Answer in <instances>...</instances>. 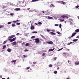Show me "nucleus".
I'll return each mask as SVG.
<instances>
[{
	"label": "nucleus",
	"mask_w": 79,
	"mask_h": 79,
	"mask_svg": "<svg viewBox=\"0 0 79 79\" xmlns=\"http://www.w3.org/2000/svg\"><path fill=\"white\" fill-rule=\"evenodd\" d=\"M36 43H39L40 42V40L39 39V38H36L34 39Z\"/></svg>",
	"instance_id": "obj_1"
},
{
	"label": "nucleus",
	"mask_w": 79,
	"mask_h": 79,
	"mask_svg": "<svg viewBox=\"0 0 79 79\" xmlns=\"http://www.w3.org/2000/svg\"><path fill=\"white\" fill-rule=\"evenodd\" d=\"M16 37H15L12 39H9V40H10V42H13V41H15L16 40Z\"/></svg>",
	"instance_id": "obj_2"
},
{
	"label": "nucleus",
	"mask_w": 79,
	"mask_h": 79,
	"mask_svg": "<svg viewBox=\"0 0 79 79\" xmlns=\"http://www.w3.org/2000/svg\"><path fill=\"white\" fill-rule=\"evenodd\" d=\"M68 55H69V54L67 52L65 53H63V56H68Z\"/></svg>",
	"instance_id": "obj_3"
},
{
	"label": "nucleus",
	"mask_w": 79,
	"mask_h": 79,
	"mask_svg": "<svg viewBox=\"0 0 79 79\" xmlns=\"http://www.w3.org/2000/svg\"><path fill=\"white\" fill-rule=\"evenodd\" d=\"M15 37V35H12L11 36H9L8 37V39H12V38H13V37Z\"/></svg>",
	"instance_id": "obj_4"
},
{
	"label": "nucleus",
	"mask_w": 79,
	"mask_h": 79,
	"mask_svg": "<svg viewBox=\"0 0 79 79\" xmlns=\"http://www.w3.org/2000/svg\"><path fill=\"white\" fill-rule=\"evenodd\" d=\"M76 33H73L72 34V35L71 36V37L72 38V37H73L74 36H75V35H76Z\"/></svg>",
	"instance_id": "obj_5"
},
{
	"label": "nucleus",
	"mask_w": 79,
	"mask_h": 79,
	"mask_svg": "<svg viewBox=\"0 0 79 79\" xmlns=\"http://www.w3.org/2000/svg\"><path fill=\"white\" fill-rule=\"evenodd\" d=\"M47 44H53V42H52V41L47 42Z\"/></svg>",
	"instance_id": "obj_6"
},
{
	"label": "nucleus",
	"mask_w": 79,
	"mask_h": 79,
	"mask_svg": "<svg viewBox=\"0 0 79 79\" xmlns=\"http://www.w3.org/2000/svg\"><path fill=\"white\" fill-rule=\"evenodd\" d=\"M34 29V26H32V24H31V30H33Z\"/></svg>",
	"instance_id": "obj_7"
},
{
	"label": "nucleus",
	"mask_w": 79,
	"mask_h": 79,
	"mask_svg": "<svg viewBox=\"0 0 79 79\" xmlns=\"http://www.w3.org/2000/svg\"><path fill=\"white\" fill-rule=\"evenodd\" d=\"M76 65H78L79 64V61L78 60L75 63Z\"/></svg>",
	"instance_id": "obj_8"
},
{
	"label": "nucleus",
	"mask_w": 79,
	"mask_h": 79,
	"mask_svg": "<svg viewBox=\"0 0 79 79\" xmlns=\"http://www.w3.org/2000/svg\"><path fill=\"white\" fill-rule=\"evenodd\" d=\"M17 44V43H16V42L15 41V42H14L13 43H12V44L13 45H16V44Z\"/></svg>",
	"instance_id": "obj_9"
},
{
	"label": "nucleus",
	"mask_w": 79,
	"mask_h": 79,
	"mask_svg": "<svg viewBox=\"0 0 79 79\" xmlns=\"http://www.w3.org/2000/svg\"><path fill=\"white\" fill-rule=\"evenodd\" d=\"M40 0H32V1H31V2H38Z\"/></svg>",
	"instance_id": "obj_10"
},
{
	"label": "nucleus",
	"mask_w": 79,
	"mask_h": 79,
	"mask_svg": "<svg viewBox=\"0 0 79 79\" xmlns=\"http://www.w3.org/2000/svg\"><path fill=\"white\" fill-rule=\"evenodd\" d=\"M54 49H55V48H53V49H49V51H50V52H52V51H53V50H54Z\"/></svg>",
	"instance_id": "obj_11"
},
{
	"label": "nucleus",
	"mask_w": 79,
	"mask_h": 79,
	"mask_svg": "<svg viewBox=\"0 0 79 79\" xmlns=\"http://www.w3.org/2000/svg\"><path fill=\"white\" fill-rule=\"evenodd\" d=\"M61 18H66V15H62L61 16Z\"/></svg>",
	"instance_id": "obj_12"
},
{
	"label": "nucleus",
	"mask_w": 79,
	"mask_h": 79,
	"mask_svg": "<svg viewBox=\"0 0 79 79\" xmlns=\"http://www.w3.org/2000/svg\"><path fill=\"white\" fill-rule=\"evenodd\" d=\"M78 40V39H75L73 40V42H77Z\"/></svg>",
	"instance_id": "obj_13"
},
{
	"label": "nucleus",
	"mask_w": 79,
	"mask_h": 79,
	"mask_svg": "<svg viewBox=\"0 0 79 79\" xmlns=\"http://www.w3.org/2000/svg\"><path fill=\"white\" fill-rule=\"evenodd\" d=\"M75 32H79V29H78L75 31Z\"/></svg>",
	"instance_id": "obj_14"
},
{
	"label": "nucleus",
	"mask_w": 79,
	"mask_h": 79,
	"mask_svg": "<svg viewBox=\"0 0 79 79\" xmlns=\"http://www.w3.org/2000/svg\"><path fill=\"white\" fill-rule=\"evenodd\" d=\"M3 48H2V50H4V48H6V45H4L3 46Z\"/></svg>",
	"instance_id": "obj_15"
},
{
	"label": "nucleus",
	"mask_w": 79,
	"mask_h": 79,
	"mask_svg": "<svg viewBox=\"0 0 79 79\" xmlns=\"http://www.w3.org/2000/svg\"><path fill=\"white\" fill-rule=\"evenodd\" d=\"M7 51H8V52H11V50L10 48H8L7 49Z\"/></svg>",
	"instance_id": "obj_16"
},
{
	"label": "nucleus",
	"mask_w": 79,
	"mask_h": 79,
	"mask_svg": "<svg viewBox=\"0 0 79 79\" xmlns=\"http://www.w3.org/2000/svg\"><path fill=\"white\" fill-rule=\"evenodd\" d=\"M50 33L52 34V35H56V33L53 32H51Z\"/></svg>",
	"instance_id": "obj_17"
},
{
	"label": "nucleus",
	"mask_w": 79,
	"mask_h": 79,
	"mask_svg": "<svg viewBox=\"0 0 79 79\" xmlns=\"http://www.w3.org/2000/svg\"><path fill=\"white\" fill-rule=\"evenodd\" d=\"M15 10H16V11H18L19 10H20V8H17L15 9Z\"/></svg>",
	"instance_id": "obj_18"
},
{
	"label": "nucleus",
	"mask_w": 79,
	"mask_h": 79,
	"mask_svg": "<svg viewBox=\"0 0 79 79\" xmlns=\"http://www.w3.org/2000/svg\"><path fill=\"white\" fill-rule=\"evenodd\" d=\"M60 2H61L63 5H65V2H63L62 1H60Z\"/></svg>",
	"instance_id": "obj_19"
},
{
	"label": "nucleus",
	"mask_w": 79,
	"mask_h": 79,
	"mask_svg": "<svg viewBox=\"0 0 79 79\" xmlns=\"http://www.w3.org/2000/svg\"><path fill=\"white\" fill-rule=\"evenodd\" d=\"M25 46L26 47H27V46H29V43H26L25 44Z\"/></svg>",
	"instance_id": "obj_20"
},
{
	"label": "nucleus",
	"mask_w": 79,
	"mask_h": 79,
	"mask_svg": "<svg viewBox=\"0 0 79 79\" xmlns=\"http://www.w3.org/2000/svg\"><path fill=\"white\" fill-rule=\"evenodd\" d=\"M49 66L50 67V68H52L53 65L52 64H50L49 65Z\"/></svg>",
	"instance_id": "obj_21"
},
{
	"label": "nucleus",
	"mask_w": 79,
	"mask_h": 79,
	"mask_svg": "<svg viewBox=\"0 0 79 79\" xmlns=\"http://www.w3.org/2000/svg\"><path fill=\"white\" fill-rule=\"evenodd\" d=\"M48 19H53V17H50V16H48Z\"/></svg>",
	"instance_id": "obj_22"
},
{
	"label": "nucleus",
	"mask_w": 79,
	"mask_h": 79,
	"mask_svg": "<svg viewBox=\"0 0 79 79\" xmlns=\"http://www.w3.org/2000/svg\"><path fill=\"white\" fill-rule=\"evenodd\" d=\"M71 44H73V42H71L69 43H68V44H67V45H71Z\"/></svg>",
	"instance_id": "obj_23"
},
{
	"label": "nucleus",
	"mask_w": 79,
	"mask_h": 79,
	"mask_svg": "<svg viewBox=\"0 0 79 79\" xmlns=\"http://www.w3.org/2000/svg\"><path fill=\"white\" fill-rule=\"evenodd\" d=\"M16 62V60H12L11 61V63H13V62Z\"/></svg>",
	"instance_id": "obj_24"
},
{
	"label": "nucleus",
	"mask_w": 79,
	"mask_h": 79,
	"mask_svg": "<svg viewBox=\"0 0 79 79\" xmlns=\"http://www.w3.org/2000/svg\"><path fill=\"white\" fill-rule=\"evenodd\" d=\"M4 27V26L3 25H1L0 26V29L1 28H2Z\"/></svg>",
	"instance_id": "obj_25"
},
{
	"label": "nucleus",
	"mask_w": 79,
	"mask_h": 79,
	"mask_svg": "<svg viewBox=\"0 0 79 79\" xmlns=\"http://www.w3.org/2000/svg\"><path fill=\"white\" fill-rule=\"evenodd\" d=\"M32 33H34V34H37V31H32Z\"/></svg>",
	"instance_id": "obj_26"
},
{
	"label": "nucleus",
	"mask_w": 79,
	"mask_h": 79,
	"mask_svg": "<svg viewBox=\"0 0 79 79\" xmlns=\"http://www.w3.org/2000/svg\"><path fill=\"white\" fill-rule=\"evenodd\" d=\"M38 24H39V25H41L42 23L41 22H40L38 23Z\"/></svg>",
	"instance_id": "obj_27"
},
{
	"label": "nucleus",
	"mask_w": 79,
	"mask_h": 79,
	"mask_svg": "<svg viewBox=\"0 0 79 79\" xmlns=\"http://www.w3.org/2000/svg\"><path fill=\"white\" fill-rule=\"evenodd\" d=\"M56 33H57V34H59L60 35L61 34V33H60V32L59 31H56Z\"/></svg>",
	"instance_id": "obj_28"
},
{
	"label": "nucleus",
	"mask_w": 79,
	"mask_h": 79,
	"mask_svg": "<svg viewBox=\"0 0 79 79\" xmlns=\"http://www.w3.org/2000/svg\"><path fill=\"white\" fill-rule=\"evenodd\" d=\"M23 57H24V58H27V55H23Z\"/></svg>",
	"instance_id": "obj_29"
},
{
	"label": "nucleus",
	"mask_w": 79,
	"mask_h": 79,
	"mask_svg": "<svg viewBox=\"0 0 79 79\" xmlns=\"http://www.w3.org/2000/svg\"><path fill=\"white\" fill-rule=\"evenodd\" d=\"M34 38H35V36H32L31 37V39H34Z\"/></svg>",
	"instance_id": "obj_30"
},
{
	"label": "nucleus",
	"mask_w": 79,
	"mask_h": 79,
	"mask_svg": "<svg viewBox=\"0 0 79 79\" xmlns=\"http://www.w3.org/2000/svg\"><path fill=\"white\" fill-rule=\"evenodd\" d=\"M59 27L60 28H61V23L59 24Z\"/></svg>",
	"instance_id": "obj_31"
},
{
	"label": "nucleus",
	"mask_w": 79,
	"mask_h": 79,
	"mask_svg": "<svg viewBox=\"0 0 79 79\" xmlns=\"http://www.w3.org/2000/svg\"><path fill=\"white\" fill-rule=\"evenodd\" d=\"M12 27H15V26H16L15 24H12Z\"/></svg>",
	"instance_id": "obj_32"
},
{
	"label": "nucleus",
	"mask_w": 79,
	"mask_h": 79,
	"mask_svg": "<svg viewBox=\"0 0 79 79\" xmlns=\"http://www.w3.org/2000/svg\"><path fill=\"white\" fill-rule=\"evenodd\" d=\"M11 23H12V22H9L8 23H7L8 24H11Z\"/></svg>",
	"instance_id": "obj_33"
},
{
	"label": "nucleus",
	"mask_w": 79,
	"mask_h": 79,
	"mask_svg": "<svg viewBox=\"0 0 79 79\" xmlns=\"http://www.w3.org/2000/svg\"><path fill=\"white\" fill-rule=\"evenodd\" d=\"M26 69L27 70L29 69H30V67H28Z\"/></svg>",
	"instance_id": "obj_34"
},
{
	"label": "nucleus",
	"mask_w": 79,
	"mask_h": 79,
	"mask_svg": "<svg viewBox=\"0 0 79 79\" xmlns=\"http://www.w3.org/2000/svg\"><path fill=\"white\" fill-rule=\"evenodd\" d=\"M56 59H57V57H55L54 58V60L55 61L56 60Z\"/></svg>",
	"instance_id": "obj_35"
},
{
	"label": "nucleus",
	"mask_w": 79,
	"mask_h": 79,
	"mask_svg": "<svg viewBox=\"0 0 79 79\" xmlns=\"http://www.w3.org/2000/svg\"><path fill=\"white\" fill-rule=\"evenodd\" d=\"M45 53H43L42 55V56H44L45 55Z\"/></svg>",
	"instance_id": "obj_36"
},
{
	"label": "nucleus",
	"mask_w": 79,
	"mask_h": 79,
	"mask_svg": "<svg viewBox=\"0 0 79 79\" xmlns=\"http://www.w3.org/2000/svg\"><path fill=\"white\" fill-rule=\"evenodd\" d=\"M6 41H7V40L4 41L3 43V44H6Z\"/></svg>",
	"instance_id": "obj_37"
},
{
	"label": "nucleus",
	"mask_w": 79,
	"mask_h": 79,
	"mask_svg": "<svg viewBox=\"0 0 79 79\" xmlns=\"http://www.w3.org/2000/svg\"><path fill=\"white\" fill-rule=\"evenodd\" d=\"M46 31H47V32H50V30L47 29Z\"/></svg>",
	"instance_id": "obj_38"
},
{
	"label": "nucleus",
	"mask_w": 79,
	"mask_h": 79,
	"mask_svg": "<svg viewBox=\"0 0 79 79\" xmlns=\"http://www.w3.org/2000/svg\"><path fill=\"white\" fill-rule=\"evenodd\" d=\"M54 74H57V71H54Z\"/></svg>",
	"instance_id": "obj_39"
},
{
	"label": "nucleus",
	"mask_w": 79,
	"mask_h": 79,
	"mask_svg": "<svg viewBox=\"0 0 79 79\" xmlns=\"http://www.w3.org/2000/svg\"><path fill=\"white\" fill-rule=\"evenodd\" d=\"M63 49V48H62L60 49L57 50V51H60V50H62V49Z\"/></svg>",
	"instance_id": "obj_40"
},
{
	"label": "nucleus",
	"mask_w": 79,
	"mask_h": 79,
	"mask_svg": "<svg viewBox=\"0 0 79 79\" xmlns=\"http://www.w3.org/2000/svg\"><path fill=\"white\" fill-rule=\"evenodd\" d=\"M60 21H64V19H60Z\"/></svg>",
	"instance_id": "obj_41"
},
{
	"label": "nucleus",
	"mask_w": 79,
	"mask_h": 79,
	"mask_svg": "<svg viewBox=\"0 0 79 79\" xmlns=\"http://www.w3.org/2000/svg\"><path fill=\"white\" fill-rule=\"evenodd\" d=\"M16 22H17V21H13V23H16Z\"/></svg>",
	"instance_id": "obj_42"
},
{
	"label": "nucleus",
	"mask_w": 79,
	"mask_h": 79,
	"mask_svg": "<svg viewBox=\"0 0 79 79\" xmlns=\"http://www.w3.org/2000/svg\"><path fill=\"white\" fill-rule=\"evenodd\" d=\"M55 26H59V25L58 24H55Z\"/></svg>",
	"instance_id": "obj_43"
},
{
	"label": "nucleus",
	"mask_w": 79,
	"mask_h": 79,
	"mask_svg": "<svg viewBox=\"0 0 79 79\" xmlns=\"http://www.w3.org/2000/svg\"><path fill=\"white\" fill-rule=\"evenodd\" d=\"M16 24V25H19L20 24V23H17Z\"/></svg>",
	"instance_id": "obj_44"
},
{
	"label": "nucleus",
	"mask_w": 79,
	"mask_h": 79,
	"mask_svg": "<svg viewBox=\"0 0 79 79\" xmlns=\"http://www.w3.org/2000/svg\"><path fill=\"white\" fill-rule=\"evenodd\" d=\"M79 7V5H77V6H76V8H77Z\"/></svg>",
	"instance_id": "obj_45"
},
{
	"label": "nucleus",
	"mask_w": 79,
	"mask_h": 79,
	"mask_svg": "<svg viewBox=\"0 0 79 79\" xmlns=\"http://www.w3.org/2000/svg\"><path fill=\"white\" fill-rule=\"evenodd\" d=\"M33 64H36V62H33Z\"/></svg>",
	"instance_id": "obj_46"
},
{
	"label": "nucleus",
	"mask_w": 79,
	"mask_h": 79,
	"mask_svg": "<svg viewBox=\"0 0 79 79\" xmlns=\"http://www.w3.org/2000/svg\"><path fill=\"white\" fill-rule=\"evenodd\" d=\"M28 51H29V50L27 49H25V52H28Z\"/></svg>",
	"instance_id": "obj_47"
},
{
	"label": "nucleus",
	"mask_w": 79,
	"mask_h": 79,
	"mask_svg": "<svg viewBox=\"0 0 79 79\" xmlns=\"http://www.w3.org/2000/svg\"><path fill=\"white\" fill-rule=\"evenodd\" d=\"M76 38L77 39H79V35H78L77 36Z\"/></svg>",
	"instance_id": "obj_48"
},
{
	"label": "nucleus",
	"mask_w": 79,
	"mask_h": 79,
	"mask_svg": "<svg viewBox=\"0 0 79 79\" xmlns=\"http://www.w3.org/2000/svg\"><path fill=\"white\" fill-rule=\"evenodd\" d=\"M68 38V39H71V37L69 36V37Z\"/></svg>",
	"instance_id": "obj_49"
},
{
	"label": "nucleus",
	"mask_w": 79,
	"mask_h": 79,
	"mask_svg": "<svg viewBox=\"0 0 79 79\" xmlns=\"http://www.w3.org/2000/svg\"><path fill=\"white\" fill-rule=\"evenodd\" d=\"M41 37H43V38H44L45 37L43 35H41Z\"/></svg>",
	"instance_id": "obj_50"
},
{
	"label": "nucleus",
	"mask_w": 79,
	"mask_h": 79,
	"mask_svg": "<svg viewBox=\"0 0 79 79\" xmlns=\"http://www.w3.org/2000/svg\"><path fill=\"white\" fill-rule=\"evenodd\" d=\"M52 32H55V31L54 30H52Z\"/></svg>",
	"instance_id": "obj_51"
},
{
	"label": "nucleus",
	"mask_w": 79,
	"mask_h": 79,
	"mask_svg": "<svg viewBox=\"0 0 79 79\" xmlns=\"http://www.w3.org/2000/svg\"><path fill=\"white\" fill-rule=\"evenodd\" d=\"M0 78H2V76L0 75Z\"/></svg>",
	"instance_id": "obj_52"
},
{
	"label": "nucleus",
	"mask_w": 79,
	"mask_h": 79,
	"mask_svg": "<svg viewBox=\"0 0 79 79\" xmlns=\"http://www.w3.org/2000/svg\"><path fill=\"white\" fill-rule=\"evenodd\" d=\"M58 3H61V2L60 1H58Z\"/></svg>",
	"instance_id": "obj_53"
},
{
	"label": "nucleus",
	"mask_w": 79,
	"mask_h": 79,
	"mask_svg": "<svg viewBox=\"0 0 79 79\" xmlns=\"http://www.w3.org/2000/svg\"><path fill=\"white\" fill-rule=\"evenodd\" d=\"M7 45L8 47H9V46H10V44H7Z\"/></svg>",
	"instance_id": "obj_54"
},
{
	"label": "nucleus",
	"mask_w": 79,
	"mask_h": 79,
	"mask_svg": "<svg viewBox=\"0 0 79 79\" xmlns=\"http://www.w3.org/2000/svg\"><path fill=\"white\" fill-rule=\"evenodd\" d=\"M57 69H60V68L59 67H58L57 68Z\"/></svg>",
	"instance_id": "obj_55"
},
{
	"label": "nucleus",
	"mask_w": 79,
	"mask_h": 79,
	"mask_svg": "<svg viewBox=\"0 0 79 79\" xmlns=\"http://www.w3.org/2000/svg\"><path fill=\"white\" fill-rule=\"evenodd\" d=\"M35 24L36 25H37V26H38V24H37V23H35Z\"/></svg>",
	"instance_id": "obj_56"
},
{
	"label": "nucleus",
	"mask_w": 79,
	"mask_h": 79,
	"mask_svg": "<svg viewBox=\"0 0 79 79\" xmlns=\"http://www.w3.org/2000/svg\"><path fill=\"white\" fill-rule=\"evenodd\" d=\"M51 5H52V6H54V4H51Z\"/></svg>",
	"instance_id": "obj_57"
},
{
	"label": "nucleus",
	"mask_w": 79,
	"mask_h": 79,
	"mask_svg": "<svg viewBox=\"0 0 79 79\" xmlns=\"http://www.w3.org/2000/svg\"><path fill=\"white\" fill-rule=\"evenodd\" d=\"M19 33H17L16 35H19Z\"/></svg>",
	"instance_id": "obj_58"
},
{
	"label": "nucleus",
	"mask_w": 79,
	"mask_h": 79,
	"mask_svg": "<svg viewBox=\"0 0 79 79\" xmlns=\"http://www.w3.org/2000/svg\"><path fill=\"white\" fill-rule=\"evenodd\" d=\"M27 10H30V8H27Z\"/></svg>",
	"instance_id": "obj_59"
},
{
	"label": "nucleus",
	"mask_w": 79,
	"mask_h": 79,
	"mask_svg": "<svg viewBox=\"0 0 79 79\" xmlns=\"http://www.w3.org/2000/svg\"><path fill=\"white\" fill-rule=\"evenodd\" d=\"M17 21H18V22H19V21H20V20H17Z\"/></svg>",
	"instance_id": "obj_60"
},
{
	"label": "nucleus",
	"mask_w": 79,
	"mask_h": 79,
	"mask_svg": "<svg viewBox=\"0 0 79 79\" xmlns=\"http://www.w3.org/2000/svg\"><path fill=\"white\" fill-rule=\"evenodd\" d=\"M66 19H68V17H67V16H66Z\"/></svg>",
	"instance_id": "obj_61"
},
{
	"label": "nucleus",
	"mask_w": 79,
	"mask_h": 79,
	"mask_svg": "<svg viewBox=\"0 0 79 79\" xmlns=\"http://www.w3.org/2000/svg\"><path fill=\"white\" fill-rule=\"evenodd\" d=\"M42 12L43 13H45V12H44V10L42 11Z\"/></svg>",
	"instance_id": "obj_62"
},
{
	"label": "nucleus",
	"mask_w": 79,
	"mask_h": 79,
	"mask_svg": "<svg viewBox=\"0 0 79 79\" xmlns=\"http://www.w3.org/2000/svg\"><path fill=\"white\" fill-rule=\"evenodd\" d=\"M2 79H5V78H2Z\"/></svg>",
	"instance_id": "obj_63"
},
{
	"label": "nucleus",
	"mask_w": 79,
	"mask_h": 79,
	"mask_svg": "<svg viewBox=\"0 0 79 79\" xmlns=\"http://www.w3.org/2000/svg\"><path fill=\"white\" fill-rule=\"evenodd\" d=\"M7 79H10V78L9 77H8L7 78Z\"/></svg>",
	"instance_id": "obj_64"
}]
</instances>
